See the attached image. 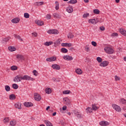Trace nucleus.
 I'll return each instance as SVG.
<instances>
[{
  "label": "nucleus",
  "instance_id": "c9c22d12",
  "mask_svg": "<svg viewBox=\"0 0 126 126\" xmlns=\"http://www.w3.org/2000/svg\"><path fill=\"white\" fill-rule=\"evenodd\" d=\"M76 2H77V0H71L68 1V3H71L72 4H74L75 3H76Z\"/></svg>",
  "mask_w": 126,
  "mask_h": 126
},
{
  "label": "nucleus",
  "instance_id": "6ab92c4d",
  "mask_svg": "<svg viewBox=\"0 0 126 126\" xmlns=\"http://www.w3.org/2000/svg\"><path fill=\"white\" fill-rule=\"evenodd\" d=\"M86 111L87 113V114H89L90 113H92L93 112V109L91 107H88L86 108Z\"/></svg>",
  "mask_w": 126,
  "mask_h": 126
},
{
  "label": "nucleus",
  "instance_id": "2eb2a0df",
  "mask_svg": "<svg viewBox=\"0 0 126 126\" xmlns=\"http://www.w3.org/2000/svg\"><path fill=\"white\" fill-rule=\"evenodd\" d=\"M24 105L25 107H27L28 108H29L30 107H32L33 106V103L32 102H25L24 103Z\"/></svg>",
  "mask_w": 126,
  "mask_h": 126
},
{
  "label": "nucleus",
  "instance_id": "7c9ffc66",
  "mask_svg": "<svg viewBox=\"0 0 126 126\" xmlns=\"http://www.w3.org/2000/svg\"><path fill=\"white\" fill-rule=\"evenodd\" d=\"M76 72L77 73V74H82V70H81V69L78 68L76 69Z\"/></svg>",
  "mask_w": 126,
  "mask_h": 126
},
{
  "label": "nucleus",
  "instance_id": "680f3d73",
  "mask_svg": "<svg viewBox=\"0 0 126 126\" xmlns=\"http://www.w3.org/2000/svg\"><path fill=\"white\" fill-rule=\"evenodd\" d=\"M66 108L67 107H66V106H63L62 109H63V111H65V110H66Z\"/></svg>",
  "mask_w": 126,
  "mask_h": 126
},
{
  "label": "nucleus",
  "instance_id": "f704fd0d",
  "mask_svg": "<svg viewBox=\"0 0 126 126\" xmlns=\"http://www.w3.org/2000/svg\"><path fill=\"white\" fill-rule=\"evenodd\" d=\"M5 90H6L7 92H9V91H10V87L8 85L5 86Z\"/></svg>",
  "mask_w": 126,
  "mask_h": 126
},
{
  "label": "nucleus",
  "instance_id": "a211bd4d",
  "mask_svg": "<svg viewBox=\"0 0 126 126\" xmlns=\"http://www.w3.org/2000/svg\"><path fill=\"white\" fill-rule=\"evenodd\" d=\"M15 107L19 110L21 109V103L17 102L16 104H15Z\"/></svg>",
  "mask_w": 126,
  "mask_h": 126
},
{
  "label": "nucleus",
  "instance_id": "338daca9",
  "mask_svg": "<svg viewBox=\"0 0 126 126\" xmlns=\"http://www.w3.org/2000/svg\"><path fill=\"white\" fill-rule=\"evenodd\" d=\"M49 109H50V106H48V107L46 108V111H48V110H49Z\"/></svg>",
  "mask_w": 126,
  "mask_h": 126
},
{
  "label": "nucleus",
  "instance_id": "4d7b16f0",
  "mask_svg": "<svg viewBox=\"0 0 126 126\" xmlns=\"http://www.w3.org/2000/svg\"><path fill=\"white\" fill-rule=\"evenodd\" d=\"M121 102H122V104H126V99H125L124 98L121 99Z\"/></svg>",
  "mask_w": 126,
  "mask_h": 126
},
{
  "label": "nucleus",
  "instance_id": "9b49d317",
  "mask_svg": "<svg viewBox=\"0 0 126 126\" xmlns=\"http://www.w3.org/2000/svg\"><path fill=\"white\" fill-rule=\"evenodd\" d=\"M52 67L54 69H56V70H60V69H61V66L57 64H53Z\"/></svg>",
  "mask_w": 126,
  "mask_h": 126
},
{
  "label": "nucleus",
  "instance_id": "c85d7f7f",
  "mask_svg": "<svg viewBox=\"0 0 126 126\" xmlns=\"http://www.w3.org/2000/svg\"><path fill=\"white\" fill-rule=\"evenodd\" d=\"M45 124L47 126H53V124H52L50 121H46L45 122Z\"/></svg>",
  "mask_w": 126,
  "mask_h": 126
},
{
  "label": "nucleus",
  "instance_id": "20e7f679",
  "mask_svg": "<svg viewBox=\"0 0 126 126\" xmlns=\"http://www.w3.org/2000/svg\"><path fill=\"white\" fill-rule=\"evenodd\" d=\"M22 80H34L35 79L27 75H25L24 76H22Z\"/></svg>",
  "mask_w": 126,
  "mask_h": 126
},
{
  "label": "nucleus",
  "instance_id": "052dcab7",
  "mask_svg": "<svg viewBox=\"0 0 126 126\" xmlns=\"http://www.w3.org/2000/svg\"><path fill=\"white\" fill-rule=\"evenodd\" d=\"M72 46V44L67 43V47H71Z\"/></svg>",
  "mask_w": 126,
  "mask_h": 126
},
{
  "label": "nucleus",
  "instance_id": "72a5a7b5",
  "mask_svg": "<svg viewBox=\"0 0 126 126\" xmlns=\"http://www.w3.org/2000/svg\"><path fill=\"white\" fill-rule=\"evenodd\" d=\"M61 52L63 53V54H65L66 53H67V52H68V50H67L66 48H62L61 49Z\"/></svg>",
  "mask_w": 126,
  "mask_h": 126
},
{
  "label": "nucleus",
  "instance_id": "4c0bfd02",
  "mask_svg": "<svg viewBox=\"0 0 126 126\" xmlns=\"http://www.w3.org/2000/svg\"><path fill=\"white\" fill-rule=\"evenodd\" d=\"M8 122H9V117H5L3 120V123L6 124V123H8Z\"/></svg>",
  "mask_w": 126,
  "mask_h": 126
},
{
  "label": "nucleus",
  "instance_id": "09e8293b",
  "mask_svg": "<svg viewBox=\"0 0 126 126\" xmlns=\"http://www.w3.org/2000/svg\"><path fill=\"white\" fill-rule=\"evenodd\" d=\"M70 93V91H63V94H69Z\"/></svg>",
  "mask_w": 126,
  "mask_h": 126
},
{
  "label": "nucleus",
  "instance_id": "69168bd1",
  "mask_svg": "<svg viewBox=\"0 0 126 126\" xmlns=\"http://www.w3.org/2000/svg\"><path fill=\"white\" fill-rule=\"evenodd\" d=\"M56 115H57V112H54L53 113V116H56Z\"/></svg>",
  "mask_w": 126,
  "mask_h": 126
},
{
  "label": "nucleus",
  "instance_id": "a19ab883",
  "mask_svg": "<svg viewBox=\"0 0 126 126\" xmlns=\"http://www.w3.org/2000/svg\"><path fill=\"white\" fill-rule=\"evenodd\" d=\"M11 70H16L17 69V66L16 65H13L11 66Z\"/></svg>",
  "mask_w": 126,
  "mask_h": 126
},
{
  "label": "nucleus",
  "instance_id": "de8ad7c7",
  "mask_svg": "<svg viewBox=\"0 0 126 126\" xmlns=\"http://www.w3.org/2000/svg\"><path fill=\"white\" fill-rule=\"evenodd\" d=\"M32 72L35 76H37V75H38V71H37L36 70H33Z\"/></svg>",
  "mask_w": 126,
  "mask_h": 126
},
{
  "label": "nucleus",
  "instance_id": "f3484780",
  "mask_svg": "<svg viewBox=\"0 0 126 126\" xmlns=\"http://www.w3.org/2000/svg\"><path fill=\"white\" fill-rule=\"evenodd\" d=\"M119 32L122 34V35H123V36H126V30H124V29H121L119 30Z\"/></svg>",
  "mask_w": 126,
  "mask_h": 126
},
{
  "label": "nucleus",
  "instance_id": "473e14b6",
  "mask_svg": "<svg viewBox=\"0 0 126 126\" xmlns=\"http://www.w3.org/2000/svg\"><path fill=\"white\" fill-rule=\"evenodd\" d=\"M92 108H93L92 109L94 111H96V110H98V109H99V107H97V106H96V104H93Z\"/></svg>",
  "mask_w": 126,
  "mask_h": 126
},
{
  "label": "nucleus",
  "instance_id": "ea45409f",
  "mask_svg": "<svg viewBox=\"0 0 126 126\" xmlns=\"http://www.w3.org/2000/svg\"><path fill=\"white\" fill-rule=\"evenodd\" d=\"M12 87L13 89L16 90L18 88V85L16 84H13L12 85Z\"/></svg>",
  "mask_w": 126,
  "mask_h": 126
},
{
  "label": "nucleus",
  "instance_id": "1a4fd4ad",
  "mask_svg": "<svg viewBox=\"0 0 126 126\" xmlns=\"http://www.w3.org/2000/svg\"><path fill=\"white\" fill-rule=\"evenodd\" d=\"M73 113L74 115H75L78 118H81V113L78 112L77 110H73Z\"/></svg>",
  "mask_w": 126,
  "mask_h": 126
},
{
  "label": "nucleus",
  "instance_id": "2f4dec72",
  "mask_svg": "<svg viewBox=\"0 0 126 126\" xmlns=\"http://www.w3.org/2000/svg\"><path fill=\"white\" fill-rule=\"evenodd\" d=\"M53 16L55 18H61V15L59 14L58 13H55L53 14Z\"/></svg>",
  "mask_w": 126,
  "mask_h": 126
},
{
  "label": "nucleus",
  "instance_id": "603ef678",
  "mask_svg": "<svg viewBox=\"0 0 126 126\" xmlns=\"http://www.w3.org/2000/svg\"><path fill=\"white\" fill-rule=\"evenodd\" d=\"M16 38L18 39V40H20V41H21V42H23V39L22 38H21V36H19V35H17L16 36Z\"/></svg>",
  "mask_w": 126,
  "mask_h": 126
},
{
  "label": "nucleus",
  "instance_id": "ddd939ff",
  "mask_svg": "<svg viewBox=\"0 0 126 126\" xmlns=\"http://www.w3.org/2000/svg\"><path fill=\"white\" fill-rule=\"evenodd\" d=\"M109 123L107 121H101L100 122H99V125L101 126H109Z\"/></svg>",
  "mask_w": 126,
  "mask_h": 126
},
{
  "label": "nucleus",
  "instance_id": "dca6fc26",
  "mask_svg": "<svg viewBox=\"0 0 126 126\" xmlns=\"http://www.w3.org/2000/svg\"><path fill=\"white\" fill-rule=\"evenodd\" d=\"M19 21H20V19H19V18H16L11 20V22L12 23H15V24L18 23Z\"/></svg>",
  "mask_w": 126,
  "mask_h": 126
},
{
  "label": "nucleus",
  "instance_id": "b1692460",
  "mask_svg": "<svg viewBox=\"0 0 126 126\" xmlns=\"http://www.w3.org/2000/svg\"><path fill=\"white\" fill-rule=\"evenodd\" d=\"M89 23H91L92 24H96V21L95 19H92L89 20Z\"/></svg>",
  "mask_w": 126,
  "mask_h": 126
},
{
  "label": "nucleus",
  "instance_id": "8fccbe9b",
  "mask_svg": "<svg viewBox=\"0 0 126 126\" xmlns=\"http://www.w3.org/2000/svg\"><path fill=\"white\" fill-rule=\"evenodd\" d=\"M96 60L98 63H101L102 62V58L101 57H97L96 58Z\"/></svg>",
  "mask_w": 126,
  "mask_h": 126
},
{
  "label": "nucleus",
  "instance_id": "a18cd8bd",
  "mask_svg": "<svg viewBox=\"0 0 126 126\" xmlns=\"http://www.w3.org/2000/svg\"><path fill=\"white\" fill-rule=\"evenodd\" d=\"M88 16H89V13H88L84 14L83 15V18H86L87 17H88Z\"/></svg>",
  "mask_w": 126,
  "mask_h": 126
},
{
  "label": "nucleus",
  "instance_id": "6e6d98bb",
  "mask_svg": "<svg viewBox=\"0 0 126 126\" xmlns=\"http://www.w3.org/2000/svg\"><path fill=\"white\" fill-rule=\"evenodd\" d=\"M62 46V47H67V43H63Z\"/></svg>",
  "mask_w": 126,
  "mask_h": 126
},
{
  "label": "nucleus",
  "instance_id": "aec40b11",
  "mask_svg": "<svg viewBox=\"0 0 126 126\" xmlns=\"http://www.w3.org/2000/svg\"><path fill=\"white\" fill-rule=\"evenodd\" d=\"M45 92L47 94H51L52 93V89L50 88H47L45 89Z\"/></svg>",
  "mask_w": 126,
  "mask_h": 126
},
{
  "label": "nucleus",
  "instance_id": "423d86ee",
  "mask_svg": "<svg viewBox=\"0 0 126 126\" xmlns=\"http://www.w3.org/2000/svg\"><path fill=\"white\" fill-rule=\"evenodd\" d=\"M34 97L36 101H40L41 100V96L38 93H35Z\"/></svg>",
  "mask_w": 126,
  "mask_h": 126
},
{
  "label": "nucleus",
  "instance_id": "864d4df0",
  "mask_svg": "<svg viewBox=\"0 0 126 126\" xmlns=\"http://www.w3.org/2000/svg\"><path fill=\"white\" fill-rule=\"evenodd\" d=\"M118 35V33L114 32L112 33L111 36H112V37H117Z\"/></svg>",
  "mask_w": 126,
  "mask_h": 126
},
{
  "label": "nucleus",
  "instance_id": "39448f33",
  "mask_svg": "<svg viewBox=\"0 0 126 126\" xmlns=\"http://www.w3.org/2000/svg\"><path fill=\"white\" fill-rule=\"evenodd\" d=\"M112 107L116 112H121L122 111V108L119 106L117 105V104H113Z\"/></svg>",
  "mask_w": 126,
  "mask_h": 126
},
{
  "label": "nucleus",
  "instance_id": "f8f14e48",
  "mask_svg": "<svg viewBox=\"0 0 126 126\" xmlns=\"http://www.w3.org/2000/svg\"><path fill=\"white\" fill-rule=\"evenodd\" d=\"M109 64V62L107 61H103L101 63H100V66H103L105 67V66H107Z\"/></svg>",
  "mask_w": 126,
  "mask_h": 126
},
{
  "label": "nucleus",
  "instance_id": "5701e85b",
  "mask_svg": "<svg viewBox=\"0 0 126 126\" xmlns=\"http://www.w3.org/2000/svg\"><path fill=\"white\" fill-rule=\"evenodd\" d=\"M16 58L18 60H24V57L22 55L20 54H18L16 55Z\"/></svg>",
  "mask_w": 126,
  "mask_h": 126
},
{
  "label": "nucleus",
  "instance_id": "7ed1b4c3",
  "mask_svg": "<svg viewBox=\"0 0 126 126\" xmlns=\"http://www.w3.org/2000/svg\"><path fill=\"white\" fill-rule=\"evenodd\" d=\"M48 34H54V35H57L59 34V31L56 29L49 30L47 31Z\"/></svg>",
  "mask_w": 126,
  "mask_h": 126
},
{
  "label": "nucleus",
  "instance_id": "0e129e2a",
  "mask_svg": "<svg viewBox=\"0 0 126 126\" xmlns=\"http://www.w3.org/2000/svg\"><path fill=\"white\" fill-rule=\"evenodd\" d=\"M84 1L86 2V3L89 2V0H84Z\"/></svg>",
  "mask_w": 126,
  "mask_h": 126
},
{
  "label": "nucleus",
  "instance_id": "e2e57ef3",
  "mask_svg": "<svg viewBox=\"0 0 126 126\" xmlns=\"http://www.w3.org/2000/svg\"><path fill=\"white\" fill-rule=\"evenodd\" d=\"M95 24L98 23V22H99V20H98V19H95Z\"/></svg>",
  "mask_w": 126,
  "mask_h": 126
},
{
  "label": "nucleus",
  "instance_id": "c756f323",
  "mask_svg": "<svg viewBox=\"0 0 126 126\" xmlns=\"http://www.w3.org/2000/svg\"><path fill=\"white\" fill-rule=\"evenodd\" d=\"M15 98H16V96H15V95L12 94L9 95V99L10 100H15Z\"/></svg>",
  "mask_w": 126,
  "mask_h": 126
},
{
  "label": "nucleus",
  "instance_id": "f03ea898",
  "mask_svg": "<svg viewBox=\"0 0 126 126\" xmlns=\"http://www.w3.org/2000/svg\"><path fill=\"white\" fill-rule=\"evenodd\" d=\"M22 80V75L19 74L15 77L13 79L14 82H20Z\"/></svg>",
  "mask_w": 126,
  "mask_h": 126
},
{
  "label": "nucleus",
  "instance_id": "c03bdc74",
  "mask_svg": "<svg viewBox=\"0 0 126 126\" xmlns=\"http://www.w3.org/2000/svg\"><path fill=\"white\" fill-rule=\"evenodd\" d=\"M115 79L116 81H120V80H121V78H120V77L116 75L115 76Z\"/></svg>",
  "mask_w": 126,
  "mask_h": 126
},
{
  "label": "nucleus",
  "instance_id": "bf43d9fd",
  "mask_svg": "<svg viewBox=\"0 0 126 126\" xmlns=\"http://www.w3.org/2000/svg\"><path fill=\"white\" fill-rule=\"evenodd\" d=\"M100 29L101 31H104L105 30V27H100Z\"/></svg>",
  "mask_w": 126,
  "mask_h": 126
},
{
  "label": "nucleus",
  "instance_id": "774afa93",
  "mask_svg": "<svg viewBox=\"0 0 126 126\" xmlns=\"http://www.w3.org/2000/svg\"><path fill=\"white\" fill-rule=\"evenodd\" d=\"M124 61H125V62H126V57H124Z\"/></svg>",
  "mask_w": 126,
  "mask_h": 126
},
{
  "label": "nucleus",
  "instance_id": "6e6552de",
  "mask_svg": "<svg viewBox=\"0 0 126 126\" xmlns=\"http://www.w3.org/2000/svg\"><path fill=\"white\" fill-rule=\"evenodd\" d=\"M63 59L66 61H72V60H73L72 57L69 56L68 55L64 56L63 57Z\"/></svg>",
  "mask_w": 126,
  "mask_h": 126
},
{
  "label": "nucleus",
  "instance_id": "4468645a",
  "mask_svg": "<svg viewBox=\"0 0 126 126\" xmlns=\"http://www.w3.org/2000/svg\"><path fill=\"white\" fill-rule=\"evenodd\" d=\"M56 60H57V58L55 57H52L47 58L46 61L47 62H55Z\"/></svg>",
  "mask_w": 126,
  "mask_h": 126
},
{
  "label": "nucleus",
  "instance_id": "e433bc0d",
  "mask_svg": "<svg viewBox=\"0 0 126 126\" xmlns=\"http://www.w3.org/2000/svg\"><path fill=\"white\" fill-rule=\"evenodd\" d=\"M44 4V1L36 2L35 5L37 6L43 5Z\"/></svg>",
  "mask_w": 126,
  "mask_h": 126
},
{
  "label": "nucleus",
  "instance_id": "412c9836",
  "mask_svg": "<svg viewBox=\"0 0 126 126\" xmlns=\"http://www.w3.org/2000/svg\"><path fill=\"white\" fill-rule=\"evenodd\" d=\"M8 49L10 52H14L15 51H16V48L12 46L9 47Z\"/></svg>",
  "mask_w": 126,
  "mask_h": 126
},
{
  "label": "nucleus",
  "instance_id": "79ce46f5",
  "mask_svg": "<svg viewBox=\"0 0 126 126\" xmlns=\"http://www.w3.org/2000/svg\"><path fill=\"white\" fill-rule=\"evenodd\" d=\"M30 17V15L28 14V13H24V18H29Z\"/></svg>",
  "mask_w": 126,
  "mask_h": 126
},
{
  "label": "nucleus",
  "instance_id": "bb28decb",
  "mask_svg": "<svg viewBox=\"0 0 126 126\" xmlns=\"http://www.w3.org/2000/svg\"><path fill=\"white\" fill-rule=\"evenodd\" d=\"M16 125V121L13 120L10 122V125L12 126H14Z\"/></svg>",
  "mask_w": 126,
  "mask_h": 126
},
{
  "label": "nucleus",
  "instance_id": "13d9d810",
  "mask_svg": "<svg viewBox=\"0 0 126 126\" xmlns=\"http://www.w3.org/2000/svg\"><path fill=\"white\" fill-rule=\"evenodd\" d=\"M38 34H37L36 32H32V35L33 36V37H37Z\"/></svg>",
  "mask_w": 126,
  "mask_h": 126
},
{
  "label": "nucleus",
  "instance_id": "f257e3e1",
  "mask_svg": "<svg viewBox=\"0 0 126 126\" xmlns=\"http://www.w3.org/2000/svg\"><path fill=\"white\" fill-rule=\"evenodd\" d=\"M104 51L106 52V53L109 54L110 55L114 53V49L111 47H105Z\"/></svg>",
  "mask_w": 126,
  "mask_h": 126
},
{
  "label": "nucleus",
  "instance_id": "4be33fe9",
  "mask_svg": "<svg viewBox=\"0 0 126 126\" xmlns=\"http://www.w3.org/2000/svg\"><path fill=\"white\" fill-rule=\"evenodd\" d=\"M36 24L39 25V26H42V25H44V22L40 20H38L36 22Z\"/></svg>",
  "mask_w": 126,
  "mask_h": 126
},
{
  "label": "nucleus",
  "instance_id": "3c124183",
  "mask_svg": "<svg viewBox=\"0 0 126 126\" xmlns=\"http://www.w3.org/2000/svg\"><path fill=\"white\" fill-rule=\"evenodd\" d=\"M92 45L94 46V47H97V43L95 41H92Z\"/></svg>",
  "mask_w": 126,
  "mask_h": 126
},
{
  "label": "nucleus",
  "instance_id": "37998d69",
  "mask_svg": "<svg viewBox=\"0 0 126 126\" xmlns=\"http://www.w3.org/2000/svg\"><path fill=\"white\" fill-rule=\"evenodd\" d=\"M94 13H95V14H99L100 13V11L98 9H94Z\"/></svg>",
  "mask_w": 126,
  "mask_h": 126
},
{
  "label": "nucleus",
  "instance_id": "393cba45",
  "mask_svg": "<svg viewBox=\"0 0 126 126\" xmlns=\"http://www.w3.org/2000/svg\"><path fill=\"white\" fill-rule=\"evenodd\" d=\"M53 44H54V42H53V41H49V42H46L44 43V45L45 46H47L48 47L51 45H53Z\"/></svg>",
  "mask_w": 126,
  "mask_h": 126
},
{
  "label": "nucleus",
  "instance_id": "cd10ccee",
  "mask_svg": "<svg viewBox=\"0 0 126 126\" xmlns=\"http://www.w3.org/2000/svg\"><path fill=\"white\" fill-rule=\"evenodd\" d=\"M55 3H56V7H55V8L56 9V10H59V9H60V4L59 3V2L56 1L55 2Z\"/></svg>",
  "mask_w": 126,
  "mask_h": 126
},
{
  "label": "nucleus",
  "instance_id": "58836bf2",
  "mask_svg": "<svg viewBox=\"0 0 126 126\" xmlns=\"http://www.w3.org/2000/svg\"><path fill=\"white\" fill-rule=\"evenodd\" d=\"M61 41H62L61 39H58V40L54 42V45L57 46V45H60L61 44Z\"/></svg>",
  "mask_w": 126,
  "mask_h": 126
},
{
  "label": "nucleus",
  "instance_id": "9d476101",
  "mask_svg": "<svg viewBox=\"0 0 126 126\" xmlns=\"http://www.w3.org/2000/svg\"><path fill=\"white\" fill-rule=\"evenodd\" d=\"M66 10L67 12H68V13H71L73 12V8H72V6H69L68 7H67Z\"/></svg>",
  "mask_w": 126,
  "mask_h": 126
},
{
  "label": "nucleus",
  "instance_id": "5fc2aeb1",
  "mask_svg": "<svg viewBox=\"0 0 126 126\" xmlns=\"http://www.w3.org/2000/svg\"><path fill=\"white\" fill-rule=\"evenodd\" d=\"M46 18L47 19L49 20V19H51V18H52V16H51V15L50 14H47L46 15Z\"/></svg>",
  "mask_w": 126,
  "mask_h": 126
},
{
  "label": "nucleus",
  "instance_id": "0eeeda50",
  "mask_svg": "<svg viewBox=\"0 0 126 126\" xmlns=\"http://www.w3.org/2000/svg\"><path fill=\"white\" fill-rule=\"evenodd\" d=\"M63 101L66 105H70V100H69V98L65 97L63 98Z\"/></svg>",
  "mask_w": 126,
  "mask_h": 126
},
{
  "label": "nucleus",
  "instance_id": "a878e982",
  "mask_svg": "<svg viewBox=\"0 0 126 126\" xmlns=\"http://www.w3.org/2000/svg\"><path fill=\"white\" fill-rule=\"evenodd\" d=\"M73 37H74V35H73V34H72V33L71 32H69V33L67 35V38L68 39H72V38H73Z\"/></svg>",
  "mask_w": 126,
  "mask_h": 126
},
{
  "label": "nucleus",
  "instance_id": "49530a36",
  "mask_svg": "<svg viewBox=\"0 0 126 126\" xmlns=\"http://www.w3.org/2000/svg\"><path fill=\"white\" fill-rule=\"evenodd\" d=\"M9 39H10V37H8L7 38H5L3 39V41L4 42H8V40H9Z\"/></svg>",
  "mask_w": 126,
  "mask_h": 126
}]
</instances>
